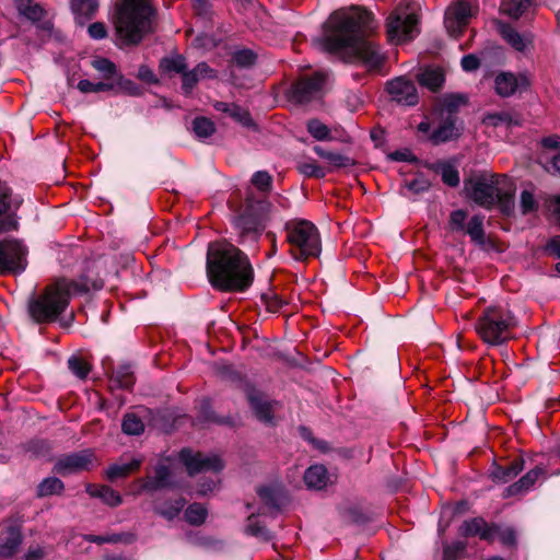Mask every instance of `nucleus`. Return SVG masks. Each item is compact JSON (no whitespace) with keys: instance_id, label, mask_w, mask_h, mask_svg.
Here are the masks:
<instances>
[{"instance_id":"0eeeda50","label":"nucleus","mask_w":560,"mask_h":560,"mask_svg":"<svg viewBox=\"0 0 560 560\" xmlns=\"http://www.w3.org/2000/svg\"><path fill=\"white\" fill-rule=\"evenodd\" d=\"M284 230L290 253L294 259L304 260L317 257L322 250V242L317 228L307 220L285 222Z\"/></svg>"},{"instance_id":"2f4dec72","label":"nucleus","mask_w":560,"mask_h":560,"mask_svg":"<svg viewBox=\"0 0 560 560\" xmlns=\"http://www.w3.org/2000/svg\"><path fill=\"white\" fill-rule=\"evenodd\" d=\"M213 107L218 112H222L226 114L229 117L233 118L235 121L248 126L250 124V117L247 110L240 107L235 104H229L224 102H217Z\"/></svg>"},{"instance_id":"dca6fc26","label":"nucleus","mask_w":560,"mask_h":560,"mask_svg":"<svg viewBox=\"0 0 560 560\" xmlns=\"http://www.w3.org/2000/svg\"><path fill=\"white\" fill-rule=\"evenodd\" d=\"M529 86V79L526 74H514L511 72H501L495 77L494 89L502 97H509L515 93H521Z\"/></svg>"},{"instance_id":"4c0bfd02","label":"nucleus","mask_w":560,"mask_h":560,"mask_svg":"<svg viewBox=\"0 0 560 560\" xmlns=\"http://www.w3.org/2000/svg\"><path fill=\"white\" fill-rule=\"evenodd\" d=\"M258 494L264 503L272 509H279L284 500L282 489L276 486L262 487Z\"/></svg>"},{"instance_id":"f03ea898","label":"nucleus","mask_w":560,"mask_h":560,"mask_svg":"<svg viewBox=\"0 0 560 560\" xmlns=\"http://www.w3.org/2000/svg\"><path fill=\"white\" fill-rule=\"evenodd\" d=\"M254 281V269L248 257L232 243L212 241V288L240 293Z\"/></svg>"},{"instance_id":"37998d69","label":"nucleus","mask_w":560,"mask_h":560,"mask_svg":"<svg viewBox=\"0 0 560 560\" xmlns=\"http://www.w3.org/2000/svg\"><path fill=\"white\" fill-rule=\"evenodd\" d=\"M160 68L165 73H182L186 69L185 59L182 56L168 57L161 60Z\"/></svg>"},{"instance_id":"bb28decb","label":"nucleus","mask_w":560,"mask_h":560,"mask_svg":"<svg viewBox=\"0 0 560 560\" xmlns=\"http://www.w3.org/2000/svg\"><path fill=\"white\" fill-rule=\"evenodd\" d=\"M21 544V534L14 527L7 528L0 536V559L10 558Z\"/></svg>"},{"instance_id":"ea45409f","label":"nucleus","mask_w":560,"mask_h":560,"mask_svg":"<svg viewBox=\"0 0 560 560\" xmlns=\"http://www.w3.org/2000/svg\"><path fill=\"white\" fill-rule=\"evenodd\" d=\"M110 382L119 388H130L135 382L130 366L124 365L117 369L113 373Z\"/></svg>"},{"instance_id":"423d86ee","label":"nucleus","mask_w":560,"mask_h":560,"mask_svg":"<svg viewBox=\"0 0 560 560\" xmlns=\"http://www.w3.org/2000/svg\"><path fill=\"white\" fill-rule=\"evenodd\" d=\"M515 326L516 318L510 310L492 305L486 307L479 315L475 330L485 343L498 347L511 339Z\"/></svg>"},{"instance_id":"c9c22d12","label":"nucleus","mask_w":560,"mask_h":560,"mask_svg":"<svg viewBox=\"0 0 560 560\" xmlns=\"http://www.w3.org/2000/svg\"><path fill=\"white\" fill-rule=\"evenodd\" d=\"M142 463L140 458H132L128 463H117L108 467L106 476L109 480L122 478L137 470Z\"/></svg>"},{"instance_id":"4468645a","label":"nucleus","mask_w":560,"mask_h":560,"mask_svg":"<svg viewBox=\"0 0 560 560\" xmlns=\"http://www.w3.org/2000/svg\"><path fill=\"white\" fill-rule=\"evenodd\" d=\"M386 91L394 102L404 106H415L419 101L415 83L405 77H398L387 82Z\"/></svg>"},{"instance_id":"7c9ffc66","label":"nucleus","mask_w":560,"mask_h":560,"mask_svg":"<svg viewBox=\"0 0 560 560\" xmlns=\"http://www.w3.org/2000/svg\"><path fill=\"white\" fill-rule=\"evenodd\" d=\"M304 481L308 488L323 489L328 481L327 469L323 465H313L304 474Z\"/></svg>"},{"instance_id":"0e129e2a","label":"nucleus","mask_w":560,"mask_h":560,"mask_svg":"<svg viewBox=\"0 0 560 560\" xmlns=\"http://www.w3.org/2000/svg\"><path fill=\"white\" fill-rule=\"evenodd\" d=\"M465 550V545L460 541L447 545L444 548V560H456L457 556Z\"/></svg>"},{"instance_id":"a878e982","label":"nucleus","mask_w":560,"mask_h":560,"mask_svg":"<svg viewBox=\"0 0 560 560\" xmlns=\"http://www.w3.org/2000/svg\"><path fill=\"white\" fill-rule=\"evenodd\" d=\"M418 82L431 91L442 88L445 77L440 68L427 67L417 74Z\"/></svg>"},{"instance_id":"4d7b16f0","label":"nucleus","mask_w":560,"mask_h":560,"mask_svg":"<svg viewBox=\"0 0 560 560\" xmlns=\"http://www.w3.org/2000/svg\"><path fill=\"white\" fill-rule=\"evenodd\" d=\"M184 504L185 501L183 499H177L174 502L166 503L163 508H159L158 512L167 520H173L179 514Z\"/></svg>"},{"instance_id":"338daca9","label":"nucleus","mask_w":560,"mask_h":560,"mask_svg":"<svg viewBox=\"0 0 560 560\" xmlns=\"http://www.w3.org/2000/svg\"><path fill=\"white\" fill-rule=\"evenodd\" d=\"M462 68L467 71H475L479 68V59L475 55H466L460 61Z\"/></svg>"},{"instance_id":"c85d7f7f","label":"nucleus","mask_w":560,"mask_h":560,"mask_svg":"<svg viewBox=\"0 0 560 560\" xmlns=\"http://www.w3.org/2000/svg\"><path fill=\"white\" fill-rule=\"evenodd\" d=\"M430 168L440 174L444 184L456 187L459 184V173L454 164L450 162L439 161L432 163Z\"/></svg>"},{"instance_id":"a18cd8bd","label":"nucleus","mask_w":560,"mask_h":560,"mask_svg":"<svg viewBox=\"0 0 560 560\" xmlns=\"http://www.w3.org/2000/svg\"><path fill=\"white\" fill-rule=\"evenodd\" d=\"M485 122L493 127H510L512 125H517V120L514 119L513 116L506 112L488 114L485 118Z\"/></svg>"},{"instance_id":"aec40b11","label":"nucleus","mask_w":560,"mask_h":560,"mask_svg":"<svg viewBox=\"0 0 560 560\" xmlns=\"http://www.w3.org/2000/svg\"><path fill=\"white\" fill-rule=\"evenodd\" d=\"M544 474V468L535 467L526 472L520 480L505 488L504 497H514L528 492Z\"/></svg>"},{"instance_id":"a211bd4d","label":"nucleus","mask_w":560,"mask_h":560,"mask_svg":"<svg viewBox=\"0 0 560 560\" xmlns=\"http://www.w3.org/2000/svg\"><path fill=\"white\" fill-rule=\"evenodd\" d=\"M140 488L136 492L137 494L141 491H155L159 489L167 488L174 486L173 482V470L164 465H158L155 467L154 476L149 477L145 480L140 481Z\"/></svg>"},{"instance_id":"39448f33","label":"nucleus","mask_w":560,"mask_h":560,"mask_svg":"<svg viewBox=\"0 0 560 560\" xmlns=\"http://www.w3.org/2000/svg\"><path fill=\"white\" fill-rule=\"evenodd\" d=\"M154 20L155 10L151 2H119L115 9L116 32L126 44H138L152 31Z\"/></svg>"},{"instance_id":"f257e3e1","label":"nucleus","mask_w":560,"mask_h":560,"mask_svg":"<svg viewBox=\"0 0 560 560\" xmlns=\"http://www.w3.org/2000/svg\"><path fill=\"white\" fill-rule=\"evenodd\" d=\"M377 28L373 13L360 5L335 11L324 24L322 46L346 61H362L369 69H377L384 56L378 46L368 39Z\"/></svg>"},{"instance_id":"680f3d73","label":"nucleus","mask_w":560,"mask_h":560,"mask_svg":"<svg viewBox=\"0 0 560 560\" xmlns=\"http://www.w3.org/2000/svg\"><path fill=\"white\" fill-rule=\"evenodd\" d=\"M192 129L199 139H207L210 136V120L205 117L196 118L192 122Z\"/></svg>"},{"instance_id":"c756f323","label":"nucleus","mask_w":560,"mask_h":560,"mask_svg":"<svg viewBox=\"0 0 560 560\" xmlns=\"http://www.w3.org/2000/svg\"><path fill=\"white\" fill-rule=\"evenodd\" d=\"M86 491L90 495L102 499L109 506H118L122 502L121 495L108 486L89 485Z\"/></svg>"},{"instance_id":"58836bf2","label":"nucleus","mask_w":560,"mask_h":560,"mask_svg":"<svg viewBox=\"0 0 560 560\" xmlns=\"http://www.w3.org/2000/svg\"><path fill=\"white\" fill-rule=\"evenodd\" d=\"M257 60V55L248 48L236 49L231 55V63L241 69L252 68Z\"/></svg>"},{"instance_id":"cd10ccee","label":"nucleus","mask_w":560,"mask_h":560,"mask_svg":"<svg viewBox=\"0 0 560 560\" xmlns=\"http://www.w3.org/2000/svg\"><path fill=\"white\" fill-rule=\"evenodd\" d=\"M179 458L185 465L189 475H195L206 469L210 464L209 457H203L199 453H192L190 450L180 451Z\"/></svg>"},{"instance_id":"de8ad7c7","label":"nucleus","mask_w":560,"mask_h":560,"mask_svg":"<svg viewBox=\"0 0 560 560\" xmlns=\"http://www.w3.org/2000/svg\"><path fill=\"white\" fill-rule=\"evenodd\" d=\"M540 164L547 172L560 175V151L545 152L540 156Z\"/></svg>"},{"instance_id":"f704fd0d","label":"nucleus","mask_w":560,"mask_h":560,"mask_svg":"<svg viewBox=\"0 0 560 560\" xmlns=\"http://www.w3.org/2000/svg\"><path fill=\"white\" fill-rule=\"evenodd\" d=\"M483 220L485 217L480 214H476L470 218L466 225V233L469 235L470 240L477 245H485L486 235L483 231Z\"/></svg>"},{"instance_id":"9b49d317","label":"nucleus","mask_w":560,"mask_h":560,"mask_svg":"<svg viewBox=\"0 0 560 560\" xmlns=\"http://www.w3.org/2000/svg\"><path fill=\"white\" fill-rule=\"evenodd\" d=\"M26 253V248L20 241H0V273H20L24 271Z\"/></svg>"},{"instance_id":"f3484780","label":"nucleus","mask_w":560,"mask_h":560,"mask_svg":"<svg viewBox=\"0 0 560 560\" xmlns=\"http://www.w3.org/2000/svg\"><path fill=\"white\" fill-rule=\"evenodd\" d=\"M433 121L438 122L436 128L430 135V140L434 144L453 140L459 136L456 116H434Z\"/></svg>"},{"instance_id":"1a4fd4ad","label":"nucleus","mask_w":560,"mask_h":560,"mask_svg":"<svg viewBox=\"0 0 560 560\" xmlns=\"http://www.w3.org/2000/svg\"><path fill=\"white\" fill-rule=\"evenodd\" d=\"M386 28L390 42L411 39L418 33V15L409 4L399 5L388 16Z\"/></svg>"},{"instance_id":"e2e57ef3","label":"nucleus","mask_w":560,"mask_h":560,"mask_svg":"<svg viewBox=\"0 0 560 560\" xmlns=\"http://www.w3.org/2000/svg\"><path fill=\"white\" fill-rule=\"evenodd\" d=\"M521 209L524 214L533 212L537 209V201L534 195L528 190H523L521 194Z\"/></svg>"},{"instance_id":"6e6d98bb","label":"nucleus","mask_w":560,"mask_h":560,"mask_svg":"<svg viewBox=\"0 0 560 560\" xmlns=\"http://www.w3.org/2000/svg\"><path fill=\"white\" fill-rule=\"evenodd\" d=\"M494 527V539H499L503 545L512 546L515 544L516 536L515 532L511 527H501L492 525Z\"/></svg>"},{"instance_id":"774afa93","label":"nucleus","mask_w":560,"mask_h":560,"mask_svg":"<svg viewBox=\"0 0 560 560\" xmlns=\"http://www.w3.org/2000/svg\"><path fill=\"white\" fill-rule=\"evenodd\" d=\"M89 35L94 39H103L106 37V28L105 25L101 22H95L89 26Z\"/></svg>"},{"instance_id":"f8f14e48","label":"nucleus","mask_w":560,"mask_h":560,"mask_svg":"<svg viewBox=\"0 0 560 560\" xmlns=\"http://www.w3.org/2000/svg\"><path fill=\"white\" fill-rule=\"evenodd\" d=\"M21 203L22 199L13 197L10 188L0 182V233L18 229L19 222L15 211Z\"/></svg>"},{"instance_id":"69168bd1","label":"nucleus","mask_w":560,"mask_h":560,"mask_svg":"<svg viewBox=\"0 0 560 560\" xmlns=\"http://www.w3.org/2000/svg\"><path fill=\"white\" fill-rule=\"evenodd\" d=\"M430 183L424 177H417L406 184V188L415 194L428 190Z\"/></svg>"},{"instance_id":"473e14b6","label":"nucleus","mask_w":560,"mask_h":560,"mask_svg":"<svg viewBox=\"0 0 560 560\" xmlns=\"http://www.w3.org/2000/svg\"><path fill=\"white\" fill-rule=\"evenodd\" d=\"M534 2H501L499 10L511 19L528 18Z\"/></svg>"},{"instance_id":"49530a36","label":"nucleus","mask_w":560,"mask_h":560,"mask_svg":"<svg viewBox=\"0 0 560 560\" xmlns=\"http://www.w3.org/2000/svg\"><path fill=\"white\" fill-rule=\"evenodd\" d=\"M19 11L33 22L39 21L44 14V9L38 2H20Z\"/></svg>"},{"instance_id":"bf43d9fd","label":"nucleus","mask_w":560,"mask_h":560,"mask_svg":"<svg viewBox=\"0 0 560 560\" xmlns=\"http://www.w3.org/2000/svg\"><path fill=\"white\" fill-rule=\"evenodd\" d=\"M326 161H328V163L335 168L349 167L354 164V161L351 158L336 152L327 154Z\"/></svg>"},{"instance_id":"864d4df0","label":"nucleus","mask_w":560,"mask_h":560,"mask_svg":"<svg viewBox=\"0 0 560 560\" xmlns=\"http://www.w3.org/2000/svg\"><path fill=\"white\" fill-rule=\"evenodd\" d=\"M68 366L70 371L79 378H85L90 372L89 364L84 360L77 357H71L68 360Z\"/></svg>"},{"instance_id":"2eb2a0df","label":"nucleus","mask_w":560,"mask_h":560,"mask_svg":"<svg viewBox=\"0 0 560 560\" xmlns=\"http://www.w3.org/2000/svg\"><path fill=\"white\" fill-rule=\"evenodd\" d=\"M474 14L471 2H453L445 11L444 24L452 36H456Z\"/></svg>"},{"instance_id":"6e6552de","label":"nucleus","mask_w":560,"mask_h":560,"mask_svg":"<svg viewBox=\"0 0 560 560\" xmlns=\"http://www.w3.org/2000/svg\"><path fill=\"white\" fill-rule=\"evenodd\" d=\"M265 206L256 205L255 199L248 197L245 207L237 217L234 218L233 224L241 237L249 241H257L266 229V218L271 214L260 212Z\"/></svg>"},{"instance_id":"6ab92c4d","label":"nucleus","mask_w":560,"mask_h":560,"mask_svg":"<svg viewBox=\"0 0 560 560\" xmlns=\"http://www.w3.org/2000/svg\"><path fill=\"white\" fill-rule=\"evenodd\" d=\"M460 534L466 537L479 536L480 539L487 541L494 540V527L481 517L465 521L460 526Z\"/></svg>"},{"instance_id":"c03bdc74","label":"nucleus","mask_w":560,"mask_h":560,"mask_svg":"<svg viewBox=\"0 0 560 560\" xmlns=\"http://www.w3.org/2000/svg\"><path fill=\"white\" fill-rule=\"evenodd\" d=\"M245 532L246 534L262 540L271 539L270 533L265 528V526L260 525L259 521L254 515L248 516Z\"/></svg>"},{"instance_id":"20e7f679","label":"nucleus","mask_w":560,"mask_h":560,"mask_svg":"<svg viewBox=\"0 0 560 560\" xmlns=\"http://www.w3.org/2000/svg\"><path fill=\"white\" fill-rule=\"evenodd\" d=\"M466 188L469 198L485 209L498 208L506 215L514 209L515 185L506 175H482Z\"/></svg>"},{"instance_id":"412c9836","label":"nucleus","mask_w":560,"mask_h":560,"mask_svg":"<svg viewBox=\"0 0 560 560\" xmlns=\"http://www.w3.org/2000/svg\"><path fill=\"white\" fill-rule=\"evenodd\" d=\"M524 469V460L516 458L508 466L493 465L490 476L498 483H508L513 480Z\"/></svg>"},{"instance_id":"4be33fe9","label":"nucleus","mask_w":560,"mask_h":560,"mask_svg":"<svg viewBox=\"0 0 560 560\" xmlns=\"http://www.w3.org/2000/svg\"><path fill=\"white\" fill-rule=\"evenodd\" d=\"M256 205H264L262 209H259L260 212H268L271 215L266 218V224L273 221L282 220V211L287 210L290 207V202L285 197L277 195L272 197L271 200H256Z\"/></svg>"},{"instance_id":"09e8293b","label":"nucleus","mask_w":560,"mask_h":560,"mask_svg":"<svg viewBox=\"0 0 560 560\" xmlns=\"http://www.w3.org/2000/svg\"><path fill=\"white\" fill-rule=\"evenodd\" d=\"M207 514V509L198 503L189 505L185 512L187 522L192 525L201 524L206 520Z\"/></svg>"},{"instance_id":"393cba45","label":"nucleus","mask_w":560,"mask_h":560,"mask_svg":"<svg viewBox=\"0 0 560 560\" xmlns=\"http://www.w3.org/2000/svg\"><path fill=\"white\" fill-rule=\"evenodd\" d=\"M248 400L255 416L262 422L269 423L272 420V404L264 398L258 392H250Z\"/></svg>"},{"instance_id":"8fccbe9b","label":"nucleus","mask_w":560,"mask_h":560,"mask_svg":"<svg viewBox=\"0 0 560 560\" xmlns=\"http://www.w3.org/2000/svg\"><path fill=\"white\" fill-rule=\"evenodd\" d=\"M250 183L261 192L271 190L272 177L265 171H258L253 174Z\"/></svg>"},{"instance_id":"3c124183","label":"nucleus","mask_w":560,"mask_h":560,"mask_svg":"<svg viewBox=\"0 0 560 560\" xmlns=\"http://www.w3.org/2000/svg\"><path fill=\"white\" fill-rule=\"evenodd\" d=\"M307 131L316 140L323 141L329 139L330 130L326 125L317 119L310 120L307 124Z\"/></svg>"},{"instance_id":"9d476101","label":"nucleus","mask_w":560,"mask_h":560,"mask_svg":"<svg viewBox=\"0 0 560 560\" xmlns=\"http://www.w3.org/2000/svg\"><path fill=\"white\" fill-rule=\"evenodd\" d=\"M328 74L324 71H317L311 77H304L293 83L288 90L287 95L290 101L304 104L320 97L324 86L327 82Z\"/></svg>"},{"instance_id":"a19ab883","label":"nucleus","mask_w":560,"mask_h":560,"mask_svg":"<svg viewBox=\"0 0 560 560\" xmlns=\"http://www.w3.org/2000/svg\"><path fill=\"white\" fill-rule=\"evenodd\" d=\"M63 490V482L57 477H48L44 479L37 488L38 497H48L59 494Z\"/></svg>"},{"instance_id":"13d9d810","label":"nucleus","mask_w":560,"mask_h":560,"mask_svg":"<svg viewBox=\"0 0 560 560\" xmlns=\"http://www.w3.org/2000/svg\"><path fill=\"white\" fill-rule=\"evenodd\" d=\"M113 88L112 84L105 83V82H91L90 80H80L78 83V89L82 93H92V92H101V91H108Z\"/></svg>"},{"instance_id":"79ce46f5","label":"nucleus","mask_w":560,"mask_h":560,"mask_svg":"<svg viewBox=\"0 0 560 560\" xmlns=\"http://www.w3.org/2000/svg\"><path fill=\"white\" fill-rule=\"evenodd\" d=\"M122 431L129 435H139L144 430L142 420L135 413H127L121 423Z\"/></svg>"},{"instance_id":"ddd939ff","label":"nucleus","mask_w":560,"mask_h":560,"mask_svg":"<svg viewBox=\"0 0 560 560\" xmlns=\"http://www.w3.org/2000/svg\"><path fill=\"white\" fill-rule=\"evenodd\" d=\"M94 462V454L89 450H84L59 457L55 463L54 470L59 475H71L90 469Z\"/></svg>"},{"instance_id":"603ef678","label":"nucleus","mask_w":560,"mask_h":560,"mask_svg":"<svg viewBox=\"0 0 560 560\" xmlns=\"http://www.w3.org/2000/svg\"><path fill=\"white\" fill-rule=\"evenodd\" d=\"M92 66L95 70L103 73L105 79H110L116 73V66L109 59L97 58L93 60Z\"/></svg>"},{"instance_id":"052dcab7","label":"nucleus","mask_w":560,"mask_h":560,"mask_svg":"<svg viewBox=\"0 0 560 560\" xmlns=\"http://www.w3.org/2000/svg\"><path fill=\"white\" fill-rule=\"evenodd\" d=\"M299 171L308 177L323 178L325 176V171L313 161L301 163Z\"/></svg>"},{"instance_id":"5fc2aeb1","label":"nucleus","mask_w":560,"mask_h":560,"mask_svg":"<svg viewBox=\"0 0 560 560\" xmlns=\"http://www.w3.org/2000/svg\"><path fill=\"white\" fill-rule=\"evenodd\" d=\"M467 219L466 211L458 209L455 211H452L450 214V229L453 232H464L466 229L465 221Z\"/></svg>"},{"instance_id":"e433bc0d","label":"nucleus","mask_w":560,"mask_h":560,"mask_svg":"<svg viewBox=\"0 0 560 560\" xmlns=\"http://www.w3.org/2000/svg\"><path fill=\"white\" fill-rule=\"evenodd\" d=\"M208 72V66L206 62L199 63L194 70L191 71H184L183 72V83H182V90L187 95L191 93L192 89L199 81L201 77H205Z\"/></svg>"},{"instance_id":"5701e85b","label":"nucleus","mask_w":560,"mask_h":560,"mask_svg":"<svg viewBox=\"0 0 560 560\" xmlns=\"http://www.w3.org/2000/svg\"><path fill=\"white\" fill-rule=\"evenodd\" d=\"M466 103V97L462 94H445L439 100L433 116H455L458 108Z\"/></svg>"},{"instance_id":"b1692460","label":"nucleus","mask_w":560,"mask_h":560,"mask_svg":"<svg viewBox=\"0 0 560 560\" xmlns=\"http://www.w3.org/2000/svg\"><path fill=\"white\" fill-rule=\"evenodd\" d=\"M500 33L504 40L516 51L524 52L532 45V36L529 34L522 35L510 25H502Z\"/></svg>"},{"instance_id":"72a5a7b5","label":"nucleus","mask_w":560,"mask_h":560,"mask_svg":"<svg viewBox=\"0 0 560 560\" xmlns=\"http://www.w3.org/2000/svg\"><path fill=\"white\" fill-rule=\"evenodd\" d=\"M72 13L79 25H84L98 10V2H72Z\"/></svg>"},{"instance_id":"7ed1b4c3","label":"nucleus","mask_w":560,"mask_h":560,"mask_svg":"<svg viewBox=\"0 0 560 560\" xmlns=\"http://www.w3.org/2000/svg\"><path fill=\"white\" fill-rule=\"evenodd\" d=\"M102 287L101 279L88 280L85 277L78 281L58 279L30 301L28 313L37 323L52 322L65 312L73 295L86 293L91 289L100 290Z\"/></svg>"}]
</instances>
